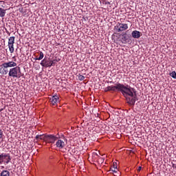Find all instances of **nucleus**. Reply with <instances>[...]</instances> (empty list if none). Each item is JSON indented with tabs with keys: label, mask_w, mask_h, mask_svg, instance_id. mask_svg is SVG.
Wrapping results in <instances>:
<instances>
[{
	"label": "nucleus",
	"mask_w": 176,
	"mask_h": 176,
	"mask_svg": "<svg viewBox=\"0 0 176 176\" xmlns=\"http://www.w3.org/2000/svg\"><path fill=\"white\" fill-rule=\"evenodd\" d=\"M43 57H44L43 52H41L40 54H39L38 60H42V58H43Z\"/></svg>",
	"instance_id": "412c9836"
},
{
	"label": "nucleus",
	"mask_w": 176,
	"mask_h": 176,
	"mask_svg": "<svg viewBox=\"0 0 176 176\" xmlns=\"http://www.w3.org/2000/svg\"><path fill=\"white\" fill-rule=\"evenodd\" d=\"M100 162H104V159L103 158H100Z\"/></svg>",
	"instance_id": "c85d7f7f"
},
{
	"label": "nucleus",
	"mask_w": 176,
	"mask_h": 176,
	"mask_svg": "<svg viewBox=\"0 0 176 176\" xmlns=\"http://www.w3.org/2000/svg\"><path fill=\"white\" fill-rule=\"evenodd\" d=\"M55 145L56 148H58V149L65 148V145H67V139H58V138Z\"/></svg>",
	"instance_id": "0eeeda50"
},
{
	"label": "nucleus",
	"mask_w": 176,
	"mask_h": 176,
	"mask_svg": "<svg viewBox=\"0 0 176 176\" xmlns=\"http://www.w3.org/2000/svg\"><path fill=\"white\" fill-rule=\"evenodd\" d=\"M78 80H85V77H84L83 75L79 74V75L78 76Z\"/></svg>",
	"instance_id": "aec40b11"
},
{
	"label": "nucleus",
	"mask_w": 176,
	"mask_h": 176,
	"mask_svg": "<svg viewBox=\"0 0 176 176\" xmlns=\"http://www.w3.org/2000/svg\"><path fill=\"white\" fill-rule=\"evenodd\" d=\"M35 61L39 60V58H34Z\"/></svg>",
	"instance_id": "c756f323"
},
{
	"label": "nucleus",
	"mask_w": 176,
	"mask_h": 176,
	"mask_svg": "<svg viewBox=\"0 0 176 176\" xmlns=\"http://www.w3.org/2000/svg\"><path fill=\"white\" fill-rule=\"evenodd\" d=\"M0 164H3V162H2V157L0 154Z\"/></svg>",
	"instance_id": "a878e982"
},
{
	"label": "nucleus",
	"mask_w": 176,
	"mask_h": 176,
	"mask_svg": "<svg viewBox=\"0 0 176 176\" xmlns=\"http://www.w3.org/2000/svg\"><path fill=\"white\" fill-rule=\"evenodd\" d=\"M93 157H95V159H97V157H99L98 154L97 153H93Z\"/></svg>",
	"instance_id": "b1692460"
},
{
	"label": "nucleus",
	"mask_w": 176,
	"mask_h": 176,
	"mask_svg": "<svg viewBox=\"0 0 176 176\" xmlns=\"http://www.w3.org/2000/svg\"><path fill=\"white\" fill-rule=\"evenodd\" d=\"M172 167H173V168H176V164L172 163Z\"/></svg>",
	"instance_id": "cd10ccee"
},
{
	"label": "nucleus",
	"mask_w": 176,
	"mask_h": 176,
	"mask_svg": "<svg viewBox=\"0 0 176 176\" xmlns=\"http://www.w3.org/2000/svg\"><path fill=\"white\" fill-rule=\"evenodd\" d=\"M122 43H127V41H129V36L126 35V33L122 35Z\"/></svg>",
	"instance_id": "ddd939ff"
},
{
	"label": "nucleus",
	"mask_w": 176,
	"mask_h": 176,
	"mask_svg": "<svg viewBox=\"0 0 176 176\" xmlns=\"http://www.w3.org/2000/svg\"><path fill=\"white\" fill-rule=\"evenodd\" d=\"M170 76H171V78H173V79H176V72L175 71H173L172 72H170L169 74Z\"/></svg>",
	"instance_id": "a211bd4d"
},
{
	"label": "nucleus",
	"mask_w": 176,
	"mask_h": 176,
	"mask_svg": "<svg viewBox=\"0 0 176 176\" xmlns=\"http://www.w3.org/2000/svg\"><path fill=\"white\" fill-rule=\"evenodd\" d=\"M1 161L3 164H9L12 158L10 157V154L3 153L1 154Z\"/></svg>",
	"instance_id": "423d86ee"
},
{
	"label": "nucleus",
	"mask_w": 176,
	"mask_h": 176,
	"mask_svg": "<svg viewBox=\"0 0 176 176\" xmlns=\"http://www.w3.org/2000/svg\"><path fill=\"white\" fill-rule=\"evenodd\" d=\"M58 100H60L58 95H55L50 98V101L51 104H52V105H56V104H57Z\"/></svg>",
	"instance_id": "1a4fd4ad"
},
{
	"label": "nucleus",
	"mask_w": 176,
	"mask_h": 176,
	"mask_svg": "<svg viewBox=\"0 0 176 176\" xmlns=\"http://www.w3.org/2000/svg\"><path fill=\"white\" fill-rule=\"evenodd\" d=\"M46 137H47V135H36V140L37 141L43 140V141H45V142Z\"/></svg>",
	"instance_id": "f8f14e48"
},
{
	"label": "nucleus",
	"mask_w": 176,
	"mask_h": 176,
	"mask_svg": "<svg viewBox=\"0 0 176 176\" xmlns=\"http://www.w3.org/2000/svg\"><path fill=\"white\" fill-rule=\"evenodd\" d=\"M8 76H10V78H16V79H20V78L23 76L21 69L19 66L12 67V68L10 69L8 72Z\"/></svg>",
	"instance_id": "f03ea898"
},
{
	"label": "nucleus",
	"mask_w": 176,
	"mask_h": 176,
	"mask_svg": "<svg viewBox=\"0 0 176 176\" xmlns=\"http://www.w3.org/2000/svg\"><path fill=\"white\" fill-rule=\"evenodd\" d=\"M142 168V167H141V166L138 167V173H140V171H141Z\"/></svg>",
	"instance_id": "bb28decb"
},
{
	"label": "nucleus",
	"mask_w": 176,
	"mask_h": 176,
	"mask_svg": "<svg viewBox=\"0 0 176 176\" xmlns=\"http://www.w3.org/2000/svg\"><path fill=\"white\" fill-rule=\"evenodd\" d=\"M58 140V137L54 135H47L45 138V142L48 144H54Z\"/></svg>",
	"instance_id": "6e6552de"
},
{
	"label": "nucleus",
	"mask_w": 176,
	"mask_h": 176,
	"mask_svg": "<svg viewBox=\"0 0 176 176\" xmlns=\"http://www.w3.org/2000/svg\"><path fill=\"white\" fill-rule=\"evenodd\" d=\"M14 39H16V37L10 36L8 38V45H14Z\"/></svg>",
	"instance_id": "2eb2a0df"
},
{
	"label": "nucleus",
	"mask_w": 176,
	"mask_h": 176,
	"mask_svg": "<svg viewBox=\"0 0 176 176\" xmlns=\"http://www.w3.org/2000/svg\"><path fill=\"white\" fill-rule=\"evenodd\" d=\"M111 168H118V163L113 162Z\"/></svg>",
	"instance_id": "4be33fe9"
},
{
	"label": "nucleus",
	"mask_w": 176,
	"mask_h": 176,
	"mask_svg": "<svg viewBox=\"0 0 176 176\" xmlns=\"http://www.w3.org/2000/svg\"><path fill=\"white\" fill-rule=\"evenodd\" d=\"M16 66L17 63H16L14 61H9L3 63L1 65V67H3V75H8V74H9V70H8V68H12V67Z\"/></svg>",
	"instance_id": "20e7f679"
},
{
	"label": "nucleus",
	"mask_w": 176,
	"mask_h": 176,
	"mask_svg": "<svg viewBox=\"0 0 176 176\" xmlns=\"http://www.w3.org/2000/svg\"><path fill=\"white\" fill-rule=\"evenodd\" d=\"M111 171H112V173H118V168H111Z\"/></svg>",
	"instance_id": "5701e85b"
},
{
	"label": "nucleus",
	"mask_w": 176,
	"mask_h": 176,
	"mask_svg": "<svg viewBox=\"0 0 176 176\" xmlns=\"http://www.w3.org/2000/svg\"><path fill=\"white\" fill-rule=\"evenodd\" d=\"M5 14H6V10L0 8V17H5Z\"/></svg>",
	"instance_id": "f3484780"
},
{
	"label": "nucleus",
	"mask_w": 176,
	"mask_h": 176,
	"mask_svg": "<svg viewBox=\"0 0 176 176\" xmlns=\"http://www.w3.org/2000/svg\"><path fill=\"white\" fill-rule=\"evenodd\" d=\"M104 91L107 93V91H120L123 96L124 94H129V96H131L133 94L131 91H133V89H131V87L130 85H124L121 83H116L115 85L108 86L104 88Z\"/></svg>",
	"instance_id": "f257e3e1"
},
{
	"label": "nucleus",
	"mask_w": 176,
	"mask_h": 176,
	"mask_svg": "<svg viewBox=\"0 0 176 176\" xmlns=\"http://www.w3.org/2000/svg\"><path fill=\"white\" fill-rule=\"evenodd\" d=\"M131 89H133V91H131L132 94H124V96H129L126 97L127 104L133 107L135 104V101H137V95L135 94V89L133 87H131Z\"/></svg>",
	"instance_id": "7ed1b4c3"
},
{
	"label": "nucleus",
	"mask_w": 176,
	"mask_h": 176,
	"mask_svg": "<svg viewBox=\"0 0 176 176\" xmlns=\"http://www.w3.org/2000/svg\"><path fill=\"white\" fill-rule=\"evenodd\" d=\"M129 29V25L127 23H117L116 25L114 26L115 32H123L126 30Z\"/></svg>",
	"instance_id": "39448f33"
},
{
	"label": "nucleus",
	"mask_w": 176,
	"mask_h": 176,
	"mask_svg": "<svg viewBox=\"0 0 176 176\" xmlns=\"http://www.w3.org/2000/svg\"><path fill=\"white\" fill-rule=\"evenodd\" d=\"M40 64L42 65V67H45V68H49L51 67L50 60H47L46 59H43Z\"/></svg>",
	"instance_id": "9d476101"
},
{
	"label": "nucleus",
	"mask_w": 176,
	"mask_h": 176,
	"mask_svg": "<svg viewBox=\"0 0 176 176\" xmlns=\"http://www.w3.org/2000/svg\"><path fill=\"white\" fill-rule=\"evenodd\" d=\"M0 176H10V172H9V170H3Z\"/></svg>",
	"instance_id": "dca6fc26"
},
{
	"label": "nucleus",
	"mask_w": 176,
	"mask_h": 176,
	"mask_svg": "<svg viewBox=\"0 0 176 176\" xmlns=\"http://www.w3.org/2000/svg\"><path fill=\"white\" fill-rule=\"evenodd\" d=\"M107 4L109 5V2H107Z\"/></svg>",
	"instance_id": "7c9ffc66"
},
{
	"label": "nucleus",
	"mask_w": 176,
	"mask_h": 176,
	"mask_svg": "<svg viewBox=\"0 0 176 176\" xmlns=\"http://www.w3.org/2000/svg\"><path fill=\"white\" fill-rule=\"evenodd\" d=\"M131 35L133 38L138 39L141 36V32L138 30H134L132 32Z\"/></svg>",
	"instance_id": "9b49d317"
},
{
	"label": "nucleus",
	"mask_w": 176,
	"mask_h": 176,
	"mask_svg": "<svg viewBox=\"0 0 176 176\" xmlns=\"http://www.w3.org/2000/svg\"><path fill=\"white\" fill-rule=\"evenodd\" d=\"M0 74L3 75V66L0 68Z\"/></svg>",
	"instance_id": "393cba45"
},
{
	"label": "nucleus",
	"mask_w": 176,
	"mask_h": 176,
	"mask_svg": "<svg viewBox=\"0 0 176 176\" xmlns=\"http://www.w3.org/2000/svg\"><path fill=\"white\" fill-rule=\"evenodd\" d=\"M50 64L49 65H50V67H53L54 65H56V63H57L56 60H50Z\"/></svg>",
	"instance_id": "6ab92c4d"
},
{
	"label": "nucleus",
	"mask_w": 176,
	"mask_h": 176,
	"mask_svg": "<svg viewBox=\"0 0 176 176\" xmlns=\"http://www.w3.org/2000/svg\"><path fill=\"white\" fill-rule=\"evenodd\" d=\"M8 49L10 50V52L12 53H14V44H8Z\"/></svg>",
	"instance_id": "4468645a"
}]
</instances>
